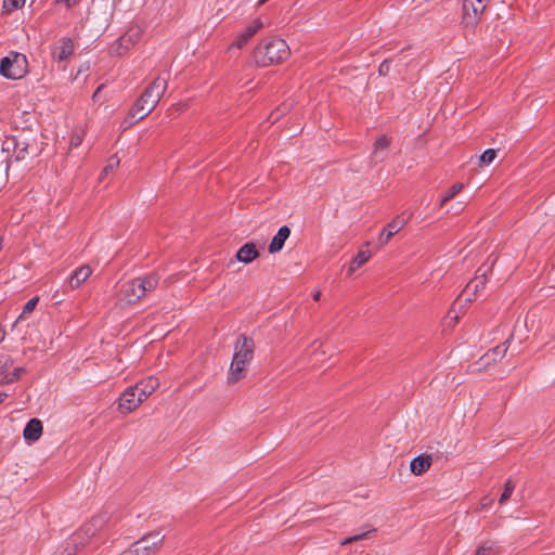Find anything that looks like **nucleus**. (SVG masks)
<instances>
[{"instance_id":"f257e3e1","label":"nucleus","mask_w":555,"mask_h":555,"mask_svg":"<svg viewBox=\"0 0 555 555\" xmlns=\"http://www.w3.org/2000/svg\"><path fill=\"white\" fill-rule=\"evenodd\" d=\"M167 87V79L162 77L155 78L130 108L125 120L127 125L124 129L130 127L134 121L145 118L156 107Z\"/></svg>"},{"instance_id":"f03ea898","label":"nucleus","mask_w":555,"mask_h":555,"mask_svg":"<svg viewBox=\"0 0 555 555\" xmlns=\"http://www.w3.org/2000/svg\"><path fill=\"white\" fill-rule=\"evenodd\" d=\"M254 354V340L246 335H240L234 343V352L227 377L228 384L233 385L245 377Z\"/></svg>"},{"instance_id":"7ed1b4c3","label":"nucleus","mask_w":555,"mask_h":555,"mask_svg":"<svg viewBox=\"0 0 555 555\" xmlns=\"http://www.w3.org/2000/svg\"><path fill=\"white\" fill-rule=\"evenodd\" d=\"M291 55L286 41L270 37L261 40L253 51V59L258 66H270L286 61Z\"/></svg>"},{"instance_id":"20e7f679","label":"nucleus","mask_w":555,"mask_h":555,"mask_svg":"<svg viewBox=\"0 0 555 555\" xmlns=\"http://www.w3.org/2000/svg\"><path fill=\"white\" fill-rule=\"evenodd\" d=\"M159 282L156 274H149L122 283L117 293V304L132 305L153 292Z\"/></svg>"},{"instance_id":"39448f33","label":"nucleus","mask_w":555,"mask_h":555,"mask_svg":"<svg viewBox=\"0 0 555 555\" xmlns=\"http://www.w3.org/2000/svg\"><path fill=\"white\" fill-rule=\"evenodd\" d=\"M28 73L27 57L18 52H10L0 61V74L8 79H21Z\"/></svg>"},{"instance_id":"423d86ee","label":"nucleus","mask_w":555,"mask_h":555,"mask_svg":"<svg viewBox=\"0 0 555 555\" xmlns=\"http://www.w3.org/2000/svg\"><path fill=\"white\" fill-rule=\"evenodd\" d=\"M163 541L164 537L159 532L149 533L134 542L121 555H155Z\"/></svg>"},{"instance_id":"0eeeda50","label":"nucleus","mask_w":555,"mask_h":555,"mask_svg":"<svg viewBox=\"0 0 555 555\" xmlns=\"http://www.w3.org/2000/svg\"><path fill=\"white\" fill-rule=\"evenodd\" d=\"M486 7V0H464L462 25L465 28H474L479 23Z\"/></svg>"},{"instance_id":"6e6552de","label":"nucleus","mask_w":555,"mask_h":555,"mask_svg":"<svg viewBox=\"0 0 555 555\" xmlns=\"http://www.w3.org/2000/svg\"><path fill=\"white\" fill-rule=\"evenodd\" d=\"M141 36L142 30L139 26L131 27L112 44L111 52L114 55H124L139 42Z\"/></svg>"},{"instance_id":"1a4fd4ad","label":"nucleus","mask_w":555,"mask_h":555,"mask_svg":"<svg viewBox=\"0 0 555 555\" xmlns=\"http://www.w3.org/2000/svg\"><path fill=\"white\" fill-rule=\"evenodd\" d=\"M145 400L132 386L126 388L118 399V411L121 414H129L137 410Z\"/></svg>"},{"instance_id":"9d476101","label":"nucleus","mask_w":555,"mask_h":555,"mask_svg":"<svg viewBox=\"0 0 555 555\" xmlns=\"http://www.w3.org/2000/svg\"><path fill=\"white\" fill-rule=\"evenodd\" d=\"M264 24L261 18L253 20L244 29H242L235 36L231 48L242 49L244 48L248 41L263 28Z\"/></svg>"},{"instance_id":"9b49d317","label":"nucleus","mask_w":555,"mask_h":555,"mask_svg":"<svg viewBox=\"0 0 555 555\" xmlns=\"http://www.w3.org/2000/svg\"><path fill=\"white\" fill-rule=\"evenodd\" d=\"M111 519L108 512H100L91 517L89 521L83 524L81 531L88 537H94L100 530H102Z\"/></svg>"},{"instance_id":"f8f14e48","label":"nucleus","mask_w":555,"mask_h":555,"mask_svg":"<svg viewBox=\"0 0 555 555\" xmlns=\"http://www.w3.org/2000/svg\"><path fill=\"white\" fill-rule=\"evenodd\" d=\"M406 223V220L401 217L393 218L380 232L378 236V243L380 246H385L395 234H397Z\"/></svg>"},{"instance_id":"ddd939ff","label":"nucleus","mask_w":555,"mask_h":555,"mask_svg":"<svg viewBox=\"0 0 555 555\" xmlns=\"http://www.w3.org/2000/svg\"><path fill=\"white\" fill-rule=\"evenodd\" d=\"M74 49V41L70 38L64 37L55 43L52 51L53 59L57 62H63L73 54Z\"/></svg>"},{"instance_id":"4468645a","label":"nucleus","mask_w":555,"mask_h":555,"mask_svg":"<svg viewBox=\"0 0 555 555\" xmlns=\"http://www.w3.org/2000/svg\"><path fill=\"white\" fill-rule=\"evenodd\" d=\"M92 274V268L88 264L77 268L68 279L72 289H78Z\"/></svg>"},{"instance_id":"2eb2a0df","label":"nucleus","mask_w":555,"mask_h":555,"mask_svg":"<svg viewBox=\"0 0 555 555\" xmlns=\"http://www.w3.org/2000/svg\"><path fill=\"white\" fill-rule=\"evenodd\" d=\"M235 257L237 261L248 264L259 257V251L255 243L248 242L236 251Z\"/></svg>"},{"instance_id":"dca6fc26","label":"nucleus","mask_w":555,"mask_h":555,"mask_svg":"<svg viewBox=\"0 0 555 555\" xmlns=\"http://www.w3.org/2000/svg\"><path fill=\"white\" fill-rule=\"evenodd\" d=\"M159 380L154 377L150 376L145 379H142L138 382L133 387V389L138 390L140 396L146 400L158 387H159Z\"/></svg>"},{"instance_id":"f3484780","label":"nucleus","mask_w":555,"mask_h":555,"mask_svg":"<svg viewBox=\"0 0 555 555\" xmlns=\"http://www.w3.org/2000/svg\"><path fill=\"white\" fill-rule=\"evenodd\" d=\"M289 235H291L289 228L286 225L281 227L279 229L278 233L271 240V242L268 246V251L270 254L279 253L283 248L284 243L289 237Z\"/></svg>"},{"instance_id":"a211bd4d","label":"nucleus","mask_w":555,"mask_h":555,"mask_svg":"<svg viewBox=\"0 0 555 555\" xmlns=\"http://www.w3.org/2000/svg\"><path fill=\"white\" fill-rule=\"evenodd\" d=\"M433 463V459L428 454H422L414 457L410 463V469L415 476H421L426 473Z\"/></svg>"},{"instance_id":"6ab92c4d","label":"nucleus","mask_w":555,"mask_h":555,"mask_svg":"<svg viewBox=\"0 0 555 555\" xmlns=\"http://www.w3.org/2000/svg\"><path fill=\"white\" fill-rule=\"evenodd\" d=\"M390 142L391 139L386 134H382L376 139L372 152V158L374 159V162L378 163L384 160L386 151L390 145Z\"/></svg>"},{"instance_id":"aec40b11","label":"nucleus","mask_w":555,"mask_h":555,"mask_svg":"<svg viewBox=\"0 0 555 555\" xmlns=\"http://www.w3.org/2000/svg\"><path fill=\"white\" fill-rule=\"evenodd\" d=\"M42 435V423L38 418L30 420L23 431L27 441H37Z\"/></svg>"},{"instance_id":"412c9836","label":"nucleus","mask_w":555,"mask_h":555,"mask_svg":"<svg viewBox=\"0 0 555 555\" xmlns=\"http://www.w3.org/2000/svg\"><path fill=\"white\" fill-rule=\"evenodd\" d=\"M474 555H502V548L496 541L487 540L477 546Z\"/></svg>"},{"instance_id":"4be33fe9","label":"nucleus","mask_w":555,"mask_h":555,"mask_svg":"<svg viewBox=\"0 0 555 555\" xmlns=\"http://www.w3.org/2000/svg\"><path fill=\"white\" fill-rule=\"evenodd\" d=\"M371 258L369 250H359L354 258L351 260L348 268V275H352L356 270L365 264Z\"/></svg>"},{"instance_id":"5701e85b","label":"nucleus","mask_w":555,"mask_h":555,"mask_svg":"<svg viewBox=\"0 0 555 555\" xmlns=\"http://www.w3.org/2000/svg\"><path fill=\"white\" fill-rule=\"evenodd\" d=\"M507 348V341H505L487 352L481 360L486 361L487 364L490 363V361L496 362L505 356Z\"/></svg>"},{"instance_id":"b1692460","label":"nucleus","mask_w":555,"mask_h":555,"mask_svg":"<svg viewBox=\"0 0 555 555\" xmlns=\"http://www.w3.org/2000/svg\"><path fill=\"white\" fill-rule=\"evenodd\" d=\"M487 283L486 274H478L467 283V292L469 294H479L485 289Z\"/></svg>"},{"instance_id":"393cba45","label":"nucleus","mask_w":555,"mask_h":555,"mask_svg":"<svg viewBox=\"0 0 555 555\" xmlns=\"http://www.w3.org/2000/svg\"><path fill=\"white\" fill-rule=\"evenodd\" d=\"M463 183H454L453 185H451L442 195L439 202V206L443 207L450 199H452L457 193H460L463 190Z\"/></svg>"},{"instance_id":"a878e982","label":"nucleus","mask_w":555,"mask_h":555,"mask_svg":"<svg viewBox=\"0 0 555 555\" xmlns=\"http://www.w3.org/2000/svg\"><path fill=\"white\" fill-rule=\"evenodd\" d=\"M24 372H25V370L23 367H16L11 373L4 374L0 379V384L7 385V384L14 383L15 380L21 378V376L24 374Z\"/></svg>"},{"instance_id":"bb28decb","label":"nucleus","mask_w":555,"mask_h":555,"mask_svg":"<svg viewBox=\"0 0 555 555\" xmlns=\"http://www.w3.org/2000/svg\"><path fill=\"white\" fill-rule=\"evenodd\" d=\"M85 135L83 129H75L69 137V149H77L82 143Z\"/></svg>"},{"instance_id":"cd10ccee","label":"nucleus","mask_w":555,"mask_h":555,"mask_svg":"<svg viewBox=\"0 0 555 555\" xmlns=\"http://www.w3.org/2000/svg\"><path fill=\"white\" fill-rule=\"evenodd\" d=\"M119 165V158L114 155V156H111L107 160V164L106 166L103 168L101 175H100V179H104V177H106L109 172L114 171Z\"/></svg>"},{"instance_id":"c85d7f7f","label":"nucleus","mask_w":555,"mask_h":555,"mask_svg":"<svg viewBox=\"0 0 555 555\" xmlns=\"http://www.w3.org/2000/svg\"><path fill=\"white\" fill-rule=\"evenodd\" d=\"M459 318H460V312L456 311L455 308H451L444 318V321H443L444 326L452 328L455 325V323L457 322Z\"/></svg>"},{"instance_id":"c756f323","label":"nucleus","mask_w":555,"mask_h":555,"mask_svg":"<svg viewBox=\"0 0 555 555\" xmlns=\"http://www.w3.org/2000/svg\"><path fill=\"white\" fill-rule=\"evenodd\" d=\"M496 157V152L493 149L486 150L479 157L481 165H490Z\"/></svg>"},{"instance_id":"7c9ffc66","label":"nucleus","mask_w":555,"mask_h":555,"mask_svg":"<svg viewBox=\"0 0 555 555\" xmlns=\"http://www.w3.org/2000/svg\"><path fill=\"white\" fill-rule=\"evenodd\" d=\"M25 4V0H3V9L7 12H12L22 8Z\"/></svg>"},{"instance_id":"2f4dec72","label":"nucleus","mask_w":555,"mask_h":555,"mask_svg":"<svg viewBox=\"0 0 555 555\" xmlns=\"http://www.w3.org/2000/svg\"><path fill=\"white\" fill-rule=\"evenodd\" d=\"M514 488H515V486L513 485V482L511 480L506 481L504 491L501 494L500 500H499L500 504H503L504 502H506L509 499V496L512 495V493L514 491Z\"/></svg>"},{"instance_id":"473e14b6","label":"nucleus","mask_w":555,"mask_h":555,"mask_svg":"<svg viewBox=\"0 0 555 555\" xmlns=\"http://www.w3.org/2000/svg\"><path fill=\"white\" fill-rule=\"evenodd\" d=\"M37 304H38V298H31V299H29V300L25 304V306H24V308H23V311H22L21 315L18 317V320H20V319H23L26 314H29L30 312H33V311H34V309L36 308Z\"/></svg>"},{"instance_id":"72a5a7b5","label":"nucleus","mask_w":555,"mask_h":555,"mask_svg":"<svg viewBox=\"0 0 555 555\" xmlns=\"http://www.w3.org/2000/svg\"><path fill=\"white\" fill-rule=\"evenodd\" d=\"M375 531H376V529H372V530L363 532L361 534H356V535L349 537V538L345 539L344 541H341V545H347L352 542L364 540L369 537V534L371 532H375Z\"/></svg>"},{"instance_id":"f704fd0d","label":"nucleus","mask_w":555,"mask_h":555,"mask_svg":"<svg viewBox=\"0 0 555 555\" xmlns=\"http://www.w3.org/2000/svg\"><path fill=\"white\" fill-rule=\"evenodd\" d=\"M478 295L479 294H469L467 292V285H466L464 291L462 292V294L459 297V301H463L465 304H468V302L474 301Z\"/></svg>"},{"instance_id":"c9c22d12","label":"nucleus","mask_w":555,"mask_h":555,"mask_svg":"<svg viewBox=\"0 0 555 555\" xmlns=\"http://www.w3.org/2000/svg\"><path fill=\"white\" fill-rule=\"evenodd\" d=\"M79 2L80 0H54L56 5H64L68 10L76 7Z\"/></svg>"},{"instance_id":"e433bc0d","label":"nucleus","mask_w":555,"mask_h":555,"mask_svg":"<svg viewBox=\"0 0 555 555\" xmlns=\"http://www.w3.org/2000/svg\"><path fill=\"white\" fill-rule=\"evenodd\" d=\"M390 69V64L387 61H384L378 68L380 75H387Z\"/></svg>"},{"instance_id":"4c0bfd02","label":"nucleus","mask_w":555,"mask_h":555,"mask_svg":"<svg viewBox=\"0 0 555 555\" xmlns=\"http://www.w3.org/2000/svg\"><path fill=\"white\" fill-rule=\"evenodd\" d=\"M282 114H283V112L280 113L279 111L271 113V115L269 116L270 122H272V124L276 122L280 119Z\"/></svg>"},{"instance_id":"58836bf2","label":"nucleus","mask_w":555,"mask_h":555,"mask_svg":"<svg viewBox=\"0 0 555 555\" xmlns=\"http://www.w3.org/2000/svg\"><path fill=\"white\" fill-rule=\"evenodd\" d=\"M89 69H90V66H89L88 63L82 64L79 67L78 72H77V75L75 76V79H77L80 74L89 72Z\"/></svg>"},{"instance_id":"ea45409f","label":"nucleus","mask_w":555,"mask_h":555,"mask_svg":"<svg viewBox=\"0 0 555 555\" xmlns=\"http://www.w3.org/2000/svg\"><path fill=\"white\" fill-rule=\"evenodd\" d=\"M464 209V203L459 202L454 207H452V210L454 214H459Z\"/></svg>"},{"instance_id":"a19ab883","label":"nucleus","mask_w":555,"mask_h":555,"mask_svg":"<svg viewBox=\"0 0 555 555\" xmlns=\"http://www.w3.org/2000/svg\"><path fill=\"white\" fill-rule=\"evenodd\" d=\"M312 297H313V299H314V300H317V301H318V300L320 299V297H321V291H317V292L313 294V296H312Z\"/></svg>"},{"instance_id":"79ce46f5","label":"nucleus","mask_w":555,"mask_h":555,"mask_svg":"<svg viewBox=\"0 0 555 555\" xmlns=\"http://www.w3.org/2000/svg\"><path fill=\"white\" fill-rule=\"evenodd\" d=\"M4 337H5V332L3 328L0 327V343L3 341Z\"/></svg>"},{"instance_id":"37998d69","label":"nucleus","mask_w":555,"mask_h":555,"mask_svg":"<svg viewBox=\"0 0 555 555\" xmlns=\"http://www.w3.org/2000/svg\"><path fill=\"white\" fill-rule=\"evenodd\" d=\"M320 346H321V343H320L319 340H314V341L312 343V345H311V348L317 349V348H319Z\"/></svg>"},{"instance_id":"c03bdc74","label":"nucleus","mask_w":555,"mask_h":555,"mask_svg":"<svg viewBox=\"0 0 555 555\" xmlns=\"http://www.w3.org/2000/svg\"><path fill=\"white\" fill-rule=\"evenodd\" d=\"M7 397H8L7 392H0V403H2Z\"/></svg>"},{"instance_id":"a18cd8bd","label":"nucleus","mask_w":555,"mask_h":555,"mask_svg":"<svg viewBox=\"0 0 555 555\" xmlns=\"http://www.w3.org/2000/svg\"><path fill=\"white\" fill-rule=\"evenodd\" d=\"M102 87H103V86L98 87V89L95 90V92H94V93H93V95H92V98H93V99H94V98H96V96H98V94H100V91H101Z\"/></svg>"},{"instance_id":"49530a36","label":"nucleus","mask_w":555,"mask_h":555,"mask_svg":"<svg viewBox=\"0 0 555 555\" xmlns=\"http://www.w3.org/2000/svg\"><path fill=\"white\" fill-rule=\"evenodd\" d=\"M267 1H268V0H259V1H258V4H259V5H261V4L266 3Z\"/></svg>"}]
</instances>
